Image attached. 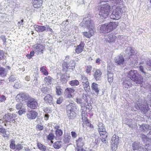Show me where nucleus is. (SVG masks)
<instances>
[{
  "label": "nucleus",
  "mask_w": 151,
  "mask_h": 151,
  "mask_svg": "<svg viewBox=\"0 0 151 151\" xmlns=\"http://www.w3.org/2000/svg\"><path fill=\"white\" fill-rule=\"evenodd\" d=\"M131 79L128 78H126L123 82V86L124 87L128 88L131 87L132 85Z\"/></svg>",
  "instance_id": "obj_22"
},
{
  "label": "nucleus",
  "mask_w": 151,
  "mask_h": 151,
  "mask_svg": "<svg viewBox=\"0 0 151 151\" xmlns=\"http://www.w3.org/2000/svg\"><path fill=\"white\" fill-rule=\"evenodd\" d=\"M23 104L21 102L19 103L16 105V108L17 109H21L22 108V106Z\"/></svg>",
  "instance_id": "obj_54"
},
{
  "label": "nucleus",
  "mask_w": 151,
  "mask_h": 151,
  "mask_svg": "<svg viewBox=\"0 0 151 151\" xmlns=\"http://www.w3.org/2000/svg\"><path fill=\"white\" fill-rule=\"evenodd\" d=\"M81 81L83 83L88 82L87 78L84 75L81 76Z\"/></svg>",
  "instance_id": "obj_48"
},
{
  "label": "nucleus",
  "mask_w": 151,
  "mask_h": 151,
  "mask_svg": "<svg viewBox=\"0 0 151 151\" xmlns=\"http://www.w3.org/2000/svg\"><path fill=\"white\" fill-rule=\"evenodd\" d=\"M62 144V142L57 141L53 143V146L55 148L59 149L61 147Z\"/></svg>",
  "instance_id": "obj_37"
},
{
  "label": "nucleus",
  "mask_w": 151,
  "mask_h": 151,
  "mask_svg": "<svg viewBox=\"0 0 151 151\" xmlns=\"http://www.w3.org/2000/svg\"><path fill=\"white\" fill-rule=\"evenodd\" d=\"M114 60L116 63L119 65H123L124 62V59L122 56L121 55L115 57Z\"/></svg>",
  "instance_id": "obj_18"
},
{
  "label": "nucleus",
  "mask_w": 151,
  "mask_h": 151,
  "mask_svg": "<svg viewBox=\"0 0 151 151\" xmlns=\"http://www.w3.org/2000/svg\"><path fill=\"white\" fill-rule=\"evenodd\" d=\"M63 100V99L62 98H59L57 100L56 103L57 104H60L62 103Z\"/></svg>",
  "instance_id": "obj_64"
},
{
  "label": "nucleus",
  "mask_w": 151,
  "mask_h": 151,
  "mask_svg": "<svg viewBox=\"0 0 151 151\" xmlns=\"http://www.w3.org/2000/svg\"><path fill=\"white\" fill-rule=\"evenodd\" d=\"M63 140L65 143H68L70 141L71 137L69 134H66L63 135Z\"/></svg>",
  "instance_id": "obj_32"
},
{
  "label": "nucleus",
  "mask_w": 151,
  "mask_h": 151,
  "mask_svg": "<svg viewBox=\"0 0 151 151\" xmlns=\"http://www.w3.org/2000/svg\"><path fill=\"white\" fill-rule=\"evenodd\" d=\"M42 0H33V5L34 8H39L42 6Z\"/></svg>",
  "instance_id": "obj_27"
},
{
  "label": "nucleus",
  "mask_w": 151,
  "mask_h": 151,
  "mask_svg": "<svg viewBox=\"0 0 151 151\" xmlns=\"http://www.w3.org/2000/svg\"><path fill=\"white\" fill-rule=\"evenodd\" d=\"M75 63L72 60H70L68 64L65 62L63 64V67H65L67 69H73L75 68Z\"/></svg>",
  "instance_id": "obj_16"
},
{
  "label": "nucleus",
  "mask_w": 151,
  "mask_h": 151,
  "mask_svg": "<svg viewBox=\"0 0 151 151\" xmlns=\"http://www.w3.org/2000/svg\"><path fill=\"white\" fill-rule=\"evenodd\" d=\"M27 106L29 108L34 109L37 108L38 106V103L35 99L31 98L28 101Z\"/></svg>",
  "instance_id": "obj_9"
},
{
  "label": "nucleus",
  "mask_w": 151,
  "mask_h": 151,
  "mask_svg": "<svg viewBox=\"0 0 151 151\" xmlns=\"http://www.w3.org/2000/svg\"><path fill=\"white\" fill-rule=\"evenodd\" d=\"M23 22L24 20L23 19L21 20V21L18 22L17 24L18 26L21 27L22 26H23Z\"/></svg>",
  "instance_id": "obj_60"
},
{
  "label": "nucleus",
  "mask_w": 151,
  "mask_h": 151,
  "mask_svg": "<svg viewBox=\"0 0 151 151\" xmlns=\"http://www.w3.org/2000/svg\"><path fill=\"white\" fill-rule=\"evenodd\" d=\"M83 35L87 38H90L91 36L90 35L89 33L87 32H82Z\"/></svg>",
  "instance_id": "obj_55"
},
{
  "label": "nucleus",
  "mask_w": 151,
  "mask_h": 151,
  "mask_svg": "<svg viewBox=\"0 0 151 151\" xmlns=\"http://www.w3.org/2000/svg\"><path fill=\"white\" fill-rule=\"evenodd\" d=\"M108 80L109 83H111L113 80V74L111 71H107Z\"/></svg>",
  "instance_id": "obj_33"
},
{
  "label": "nucleus",
  "mask_w": 151,
  "mask_h": 151,
  "mask_svg": "<svg viewBox=\"0 0 151 151\" xmlns=\"http://www.w3.org/2000/svg\"><path fill=\"white\" fill-rule=\"evenodd\" d=\"M139 69L140 71H141L142 73L145 74L146 73L144 71V68L143 66H140L139 67Z\"/></svg>",
  "instance_id": "obj_62"
},
{
  "label": "nucleus",
  "mask_w": 151,
  "mask_h": 151,
  "mask_svg": "<svg viewBox=\"0 0 151 151\" xmlns=\"http://www.w3.org/2000/svg\"><path fill=\"white\" fill-rule=\"evenodd\" d=\"M50 90V89L47 87H43L41 89V91L43 93V96H44L46 94L49 93Z\"/></svg>",
  "instance_id": "obj_34"
},
{
  "label": "nucleus",
  "mask_w": 151,
  "mask_h": 151,
  "mask_svg": "<svg viewBox=\"0 0 151 151\" xmlns=\"http://www.w3.org/2000/svg\"><path fill=\"white\" fill-rule=\"evenodd\" d=\"M45 101L49 104H53V101L52 96L50 94H47L44 98Z\"/></svg>",
  "instance_id": "obj_25"
},
{
  "label": "nucleus",
  "mask_w": 151,
  "mask_h": 151,
  "mask_svg": "<svg viewBox=\"0 0 151 151\" xmlns=\"http://www.w3.org/2000/svg\"><path fill=\"white\" fill-rule=\"evenodd\" d=\"M68 118L69 120L74 119L76 117V114L75 112H66Z\"/></svg>",
  "instance_id": "obj_28"
},
{
  "label": "nucleus",
  "mask_w": 151,
  "mask_h": 151,
  "mask_svg": "<svg viewBox=\"0 0 151 151\" xmlns=\"http://www.w3.org/2000/svg\"><path fill=\"white\" fill-rule=\"evenodd\" d=\"M150 126L148 124H143L139 127V128L142 131H146L149 129Z\"/></svg>",
  "instance_id": "obj_31"
},
{
  "label": "nucleus",
  "mask_w": 151,
  "mask_h": 151,
  "mask_svg": "<svg viewBox=\"0 0 151 151\" xmlns=\"http://www.w3.org/2000/svg\"><path fill=\"white\" fill-rule=\"evenodd\" d=\"M70 77V76H67L66 74L63 75L60 78L61 80L63 82H66L67 81V79Z\"/></svg>",
  "instance_id": "obj_40"
},
{
  "label": "nucleus",
  "mask_w": 151,
  "mask_h": 151,
  "mask_svg": "<svg viewBox=\"0 0 151 151\" xmlns=\"http://www.w3.org/2000/svg\"><path fill=\"white\" fill-rule=\"evenodd\" d=\"M54 134L52 133L50 134L47 137L48 139L51 140L54 139Z\"/></svg>",
  "instance_id": "obj_53"
},
{
  "label": "nucleus",
  "mask_w": 151,
  "mask_h": 151,
  "mask_svg": "<svg viewBox=\"0 0 151 151\" xmlns=\"http://www.w3.org/2000/svg\"><path fill=\"white\" fill-rule=\"evenodd\" d=\"M116 38V37L113 34L108 35L106 37V40L109 43L114 42Z\"/></svg>",
  "instance_id": "obj_24"
},
{
  "label": "nucleus",
  "mask_w": 151,
  "mask_h": 151,
  "mask_svg": "<svg viewBox=\"0 0 151 151\" xmlns=\"http://www.w3.org/2000/svg\"><path fill=\"white\" fill-rule=\"evenodd\" d=\"M35 52L34 51H32L30 54H27L26 55V56L28 59H30L34 55Z\"/></svg>",
  "instance_id": "obj_51"
},
{
  "label": "nucleus",
  "mask_w": 151,
  "mask_h": 151,
  "mask_svg": "<svg viewBox=\"0 0 151 151\" xmlns=\"http://www.w3.org/2000/svg\"><path fill=\"white\" fill-rule=\"evenodd\" d=\"M61 89L58 87L56 88V93L58 95H60L61 93Z\"/></svg>",
  "instance_id": "obj_57"
},
{
  "label": "nucleus",
  "mask_w": 151,
  "mask_h": 151,
  "mask_svg": "<svg viewBox=\"0 0 151 151\" xmlns=\"http://www.w3.org/2000/svg\"><path fill=\"white\" fill-rule=\"evenodd\" d=\"M79 25L81 27H86L87 28H90V27H93L94 25L93 21L90 19L86 20L83 19Z\"/></svg>",
  "instance_id": "obj_7"
},
{
  "label": "nucleus",
  "mask_w": 151,
  "mask_h": 151,
  "mask_svg": "<svg viewBox=\"0 0 151 151\" xmlns=\"http://www.w3.org/2000/svg\"><path fill=\"white\" fill-rule=\"evenodd\" d=\"M94 25L93 27H90V29H89V31L88 32L89 33L90 35H91L90 36L91 37L93 35L94 33L96 31V30L94 28Z\"/></svg>",
  "instance_id": "obj_44"
},
{
  "label": "nucleus",
  "mask_w": 151,
  "mask_h": 151,
  "mask_svg": "<svg viewBox=\"0 0 151 151\" xmlns=\"http://www.w3.org/2000/svg\"><path fill=\"white\" fill-rule=\"evenodd\" d=\"M52 81V78L49 76L45 77L44 78L45 81L46 83L47 84V85L51 84Z\"/></svg>",
  "instance_id": "obj_36"
},
{
  "label": "nucleus",
  "mask_w": 151,
  "mask_h": 151,
  "mask_svg": "<svg viewBox=\"0 0 151 151\" xmlns=\"http://www.w3.org/2000/svg\"><path fill=\"white\" fill-rule=\"evenodd\" d=\"M75 90L73 88H68L65 89V97L68 98H73V96L72 93L75 91Z\"/></svg>",
  "instance_id": "obj_11"
},
{
  "label": "nucleus",
  "mask_w": 151,
  "mask_h": 151,
  "mask_svg": "<svg viewBox=\"0 0 151 151\" xmlns=\"http://www.w3.org/2000/svg\"><path fill=\"white\" fill-rule=\"evenodd\" d=\"M134 106L136 109H139L141 112L148 118H151V109H150L147 102H144L141 105L137 104Z\"/></svg>",
  "instance_id": "obj_1"
},
{
  "label": "nucleus",
  "mask_w": 151,
  "mask_h": 151,
  "mask_svg": "<svg viewBox=\"0 0 151 151\" xmlns=\"http://www.w3.org/2000/svg\"><path fill=\"white\" fill-rule=\"evenodd\" d=\"M101 2H109L111 5L115 6L118 4H122L123 0H100Z\"/></svg>",
  "instance_id": "obj_15"
},
{
  "label": "nucleus",
  "mask_w": 151,
  "mask_h": 151,
  "mask_svg": "<svg viewBox=\"0 0 151 151\" xmlns=\"http://www.w3.org/2000/svg\"><path fill=\"white\" fill-rule=\"evenodd\" d=\"M16 100L19 102L27 100L29 98V95L25 93H22L18 94L16 97Z\"/></svg>",
  "instance_id": "obj_10"
},
{
  "label": "nucleus",
  "mask_w": 151,
  "mask_h": 151,
  "mask_svg": "<svg viewBox=\"0 0 151 151\" xmlns=\"http://www.w3.org/2000/svg\"><path fill=\"white\" fill-rule=\"evenodd\" d=\"M37 145L38 148L42 151H47L48 150L47 147L40 142L37 143Z\"/></svg>",
  "instance_id": "obj_30"
},
{
  "label": "nucleus",
  "mask_w": 151,
  "mask_h": 151,
  "mask_svg": "<svg viewBox=\"0 0 151 151\" xmlns=\"http://www.w3.org/2000/svg\"><path fill=\"white\" fill-rule=\"evenodd\" d=\"M88 96V94L87 93L85 94H83V97L82 98L84 100L83 101V102H84L85 103H87L88 101V99H87V97Z\"/></svg>",
  "instance_id": "obj_49"
},
{
  "label": "nucleus",
  "mask_w": 151,
  "mask_h": 151,
  "mask_svg": "<svg viewBox=\"0 0 151 151\" xmlns=\"http://www.w3.org/2000/svg\"><path fill=\"white\" fill-rule=\"evenodd\" d=\"M144 151H149L151 150V144H146L143 148Z\"/></svg>",
  "instance_id": "obj_42"
},
{
  "label": "nucleus",
  "mask_w": 151,
  "mask_h": 151,
  "mask_svg": "<svg viewBox=\"0 0 151 151\" xmlns=\"http://www.w3.org/2000/svg\"><path fill=\"white\" fill-rule=\"evenodd\" d=\"M91 87L92 90L95 91L97 93V94H98L99 92V90L98 88V85L96 83L94 82L92 84Z\"/></svg>",
  "instance_id": "obj_35"
},
{
  "label": "nucleus",
  "mask_w": 151,
  "mask_h": 151,
  "mask_svg": "<svg viewBox=\"0 0 151 151\" xmlns=\"http://www.w3.org/2000/svg\"><path fill=\"white\" fill-rule=\"evenodd\" d=\"M16 117L17 115L15 114L8 113L5 114L3 117V119L4 122L11 123V122H13L14 120Z\"/></svg>",
  "instance_id": "obj_8"
},
{
  "label": "nucleus",
  "mask_w": 151,
  "mask_h": 151,
  "mask_svg": "<svg viewBox=\"0 0 151 151\" xmlns=\"http://www.w3.org/2000/svg\"><path fill=\"white\" fill-rule=\"evenodd\" d=\"M122 14V9L119 7H117L114 10L112 13L110 15V19L114 20H118L121 17Z\"/></svg>",
  "instance_id": "obj_6"
},
{
  "label": "nucleus",
  "mask_w": 151,
  "mask_h": 151,
  "mask_svg": "<svg viewBox=\"0 0 151 151\" xmlns=\"http://www.w3.org/2000/svg\"><path fill=\"white\" fill-rule=\"evenodd\" d=\"M71 135L72 137L73 138H75L77 136V134L75 132L72 131L71 132Z\"/></svg>",
  "instance_id": "obj_61"
},
{
  "label": "nucleus",
  "mask_w": 151,
  "mask_h": 151,
  "mask_svg": "<svg viewBox=\"0 0 151 151\" xmlns=\"http://www.w3.org/2000/svg\"><path fill=\"white\" fill-rule=\"evenodd\" d=\"M140 137L141 138L142 141L144 143L149 142L150 139L149 138L147 137L146 136L143 134H141Z\"/></svg>",
  "instance_id": "obj_39"
},
{
  "label": "nucleus",
  "mask_w": 151,
  "mask_h": 151,
  "mask_svg": "<svg viewBox=\"0 0 151 151\" xmlns=\"http://www.w3.org/2000/svg\"><path fill=\"white\" fill-rule=\"evenodd\" d=\"M98 132L101 137V139L104 143H106L107 134L104 124L101 122H99L98 124Z\"/></svg>",
  "instance_id": "obj_4"
},
{
  "label": "nucleus",
  "mask_w": 151,
  "mask_h": 151,
  "mask_svg": "<svg viewBox=\"0 0 151 151\" xmlns=\"http://www.w3.org/2000/svg\"><path fill=\"white\" fill-rule=\"evenodd\" d=\"M76 101L78 104H81V106L82 107V105L83 104H85V103L84 102H83V100L77 98L76 99Z\"/></svg>",
  "instance_id": "obj_50"
},
{
  "label": "nucleus",
  "mask_w": 151,
  "mask_h": 151,
  "mask_svg": "<svg viewBox=\"0 0 151 151\" xmlns=\"http://www.w3.org/2000/svg\"><path fill=\"white\" fill-rule=\"evenodd\" d=\"M35 30L38 32H41L46 29V27L45 26H40L37 24L34 26Z\"/></svg>",
  "instance_id": "obj_20"
},
{
  "label": "nucleus",
  "mask_w": 151,
  "mask_h": 151,
  "mask_svg": "<svg viewBox=\"0 0 151 151\" xmlns=\"http://www.w3.org/2000/svg\"><path fill=\"white\" fill-rule=\"evenodd\" d=\"M128 76L129 78L131 79L136 83L141 84L143 82V80L142 77L139 74L137 71L131 70L129 73Z\"/></svg>",
  "instance_id": "obj_3"
},
{
  "label": "nucleus",
  "mask_w": 151,
  "mask_h": 151,
  "mask_svg": "<svg viewBox=\"0 0 151 151\" xmlns=\"http://www.w3.org/2000/svg\"><path fill=\"white\" fill-rule=\"evenodd\" d=\"M125 52L126 53L127 56H128L129 58L130 59V60H131L130 58H133L137 53L136 52L134 51L130 47L127 48V49L125 50Z\"/></svg>",
  "instance_id": "obj_12"
},
{
  "label": "nucleus",
  "mask_w": 151,
  "mask_h": 151,
  "mask_svg": "<svg viewBox=\"0 0 151 151\" xmlns=\"http://www.w3.org/2000/svg\"><path fill=\"white\" fill-rule=\"evenodd\" d=\"M118 144L115 143L111 144V148L113 151H115L117 148Z\"/></svg>",
  "instance_id": "obj_47"
},
{
  "label": "nucleus",
  "mask_w": 151,
  "mask_h": 151,
  "mask_svg": "<svg viewBox=\"0 0 151 151\" xmlns=\"http://www.w3.org/2000/svg\"><path fill=\"white\" fill-rule=\"evenodd\" d=\"M10 147L12 149H14L16 148V146L15 144V141L14 140L12 139L11 141L10 144Z\"/></svg>",
  "instance_id": "obj_43"
},
{
  "label": "nucleus",
  "mask_w": 151,
  "mask_h": 151,
  "mask_svg": "<svg viewBox=\"0 0 151 151\" xmlns=\"http://www.w3.org/2000/svg\"><path fill=\"white\" fill-rule=\"evenodd\" d=\"M92 69V67L91 65L88 66L86 68V72L87 73H91V70Z\"/></svg>",
  "instance_id": "obj_52"
},
{
  "label": "nucleus",
  "mask_w": 151,
  "mask_h": 151,
  "mask_svg": "<svg viewBox=\"0 0 151 151\" xmlns=\"http://www.w3.org/2000/svg\"><path fill=\"white\" fill-rule=\"evenodd\" d=\"M45 48L44 45H41L40 44H37L35 47V50L38 53L40 52L42 53L43 51Z\"/></svg>",
  "instance_id": "obj_23"
},
{
  "label": "nucleus",
  "mask_w": 151,
  "mask_h": 151,
  "mask_svg": "<svg viewBox=\"0 0 151 151\" xmlns=\"http://www.w3.org/2000/svg\"><path fill=\"white\" fill-rule=\"evenodd\" d=\"M132 151H140L142 148L138 142H135L132 145Z\"/></svg>",
  "instance_id": "obj_19"
},
{
  "label": "nucleus",
  "mask_w": 151,
  "mask_h": 151,
  "mask_svg": "<svg viewBox=\"0 0 151 151\" xmlns=\"http://www.w3.org/2000/svg\"><path fill=\"white\" fill-rule=\"evenodd\" d=\"M36 128L39 130H41L43 129V126L41 125L40 124H37L36 126Z\"/></svg>",
  "instance_id": "obj_63"
},
{
  "label": "nucleus",
  "mask_w": 151,
  "mask_h": 151,
  "mask_svg": "<svg viewBox=\"0 0 151 151\" xmlns=\"http://www.w3.org/2000/svg\"><path fill=\"white\" fill-rule=\"evenodd\" d=\"M102 73L99 69H97L94 72L93 76L96 81L100 80Z\"/></svg>",
  "instance_id": "obj_26"
},
{
  "label": "nucleus",
  "mask_w": 151,
  "mask_h": 151,
  "mask_svg": "<svg viewBox=\"0 0 151 151\" xmlns=\"http://www.w3.org/2000/svg\"><path fill=\"white\" fill-rule=\"evenodd\" d=\"M85 142V139L82 137H79L76 140V143L78 148H82L84 145Z\"/></svg>",
  "instance_id": "obj_14"
},
{
  "label": "nucleus",
  "mask_w": 151,
  "mask_h": 151,
  "mask_svg": "<svg viewBox=\"0 0 151 151\" xmlns=\"http://www.w3.org/2000/svg\"><path fill=\"white\" fill-rule=\"evenodd\" d=\"M46 67L43 66L40 68V70L43 75L45 76H47L48 74V73L46 69Z\"/></svg>",
  "instance_id": "obj_38"
},
{
  "label": "nucleus",
  "mask_w": 151,
  "mask_h": 151,
  "mask_svg": "<svg viewBox=\"0 0 151 151\" xmlns=\"http://www.w3.org/2000/svg\"><path fill=\"white\" fill-rule=\"evenodd\" d=\"M119 142V137L118 136L115 134L112 137L111 140V143H115L118 144Z\"/></svg>",
  "instance_id": "obj_29"
},
{
  "label": "nucleus",
  "mask_w": 151,
  "mask_h": 151,
  "mask_svg": "<svg viewBox=\"0 0 151 151\" xmlns=\"http://www.w3.org/2000/svg\"><path fill=\"white\" fill-rule=\"evenodd\" d=\"M37 113L34 111H28L27 114V117L30 119H35L37 115Z\"/></svg>",
  "instance_id": "obj_17"
},
{
  "label": "nucleus",
  "mask_w": 151,
  "mask_h": 151,
  "mask_svg": "<svg viewBox=\"0 0 151 151\" xmlns=\"http://www.w3.org/2000/svg\"><path fill=\"white\" fill-rule=\"evenodd\" d=\"M77 108L75 104L73 102L70 103L66 106V112H75Z\"/></svg>",
  "instance_id": "obj_13"
},
{
  "label": "nucleus",
  "mask_w": 151,
  "mask_h": 151,
  "mask_svg": "<svg viewBox=\"0 0 151 151\" xmlns=\"http://www.w3.org/2000/svg\"><path fill=\"white\" fill-rule=\"evenodd\" d=\"M63 131L61 129L56 130L55 131L56 135L57 137H59L63 134Z\"/></svg>",
  "instance_id": "obj_45"
},
{
  "label": "nucleus",
  "mask_w": 151,
  "mask_h": 151,
  "mask_svg": "<svg viewBox=\"0 0 151 151\" xmlns=\"http://www.w3.org/2000/svg\"><path fill=\"white\" fill-rule=\"evenodd\" d=\"M99 14L101 17L106 18L110 11V6L108 4H102L98 6Z\"/></svg>",
  "instance_id": "obj_2"
},
{
  "label": "nucleus",
  "mask_w": 151,
  "mask_h": 151,
  "mask_svg": "<svg viewBox=\"0 0 151 151\" xmlns=\"http://www.w3.org/2000/svg\"><path fill=\"white\" fill-rule=\"evenodd\" d=\"M5 68L2 67H0V75L1 76H4L5 75Z\"/></svg>",
  "instance_id": "obj_46"
},
{
  "label": "nucleus",
  "mask_w": 151,
  "mask_h": 151,
  "mask_svg": "<svg viewBox=\"0 0 151 151\" xmlns=\"http://www.w3.org/2000/svg\"><path fill=\"white\" fill-rule=\"evenodd\" d=\"M16 148L17 150H20L23 148V147L21 145L19 144L16 145Z\"/></svg>",
  "instance_id": "obj_59"
},
{
  "label": "nucleus",
  "mask_w": 151,
  "mask_h": 151,
  "mask_svg": "<svg viewBox=\"0 0 151 151\" xmlns=\"http://www.w3.org/2000/svg\"><path fill=\"white\" fill-rule=\"evenodd\" d=\"M85 44L83 42H81L80 44L78 45L75 49L76 52L79 54L82 52L83 50Z\"/></svg>",
  "instance_id": "obj_21"
},
{
  "label": "nucleus",
  "mask_w": 151,
  "mask_h": 151,
  "mask_svg": "<svg viewBox=\"0 0 151 151\" xmlns=\"http://www.w3.org/2000/svg\"><path fill=\"white\" fill-rule=\"evenodd\" d=\"M117 27L115 22H111L109 24H105L101 25L100 28L101 32L105 33L115 29Z\"/></svg>",
  "instance_id": "obj_5"
},
{
  "label": "nucleus",
  "mask_w": 151,
  "mask_h": 151,
  "mask_svg": "<svg viewBox=\"0 0 151 151\" xmlns=\"http://www.w3.org/2000/svg\"><path fill=\"white\" fill-rule=\"evenodd\" d=\"M0 37L1 38V39H2V40L3 41V42L4 43L3 44L4 45L6 44V39L5 38V36L4 35H1V36H0Z\"/></svg>",
  "instance_id": "obj_58"
},
{
  "label": "nucleus",
  "mask_w": 151,
  "mask_h": 151,
  "mask_svg": "<svg viewBox=\"0 0 151 151\" xmlns=\"http://www.w3.org/2000/svg\"><path fill=\"white\" fill-rule=\"evenodd\" d=\"M25 111L24 109L22 108L21 109H19V111H18V114L21 115L22 114H24Z\"/></svg>",
  "instance_id": "obj_56"
},
{
  "label": "nucleus",
  "mask_w": 151,
  "mask_h": 151,
  "mask_svg": "<svg viewBox=\"0 0 151 151\" xmlns=\"http://www.w3.org/2000/svg\"><path fill=\"white\" fill-rule=\"evenodd\" d=\"M70 84L71 86H78L79 84V81L76 80H73L70 81Z\"/></svg>",
  "instance_id": "obj_41"
}]
</instances>
